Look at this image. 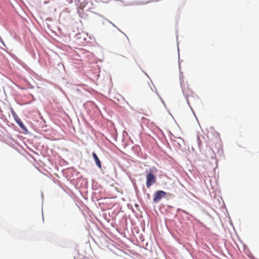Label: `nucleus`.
Wrapping results in <instances>:
<instances>
[{
    "label": "nucleus",
    "instance_id": "nucleus-4",
    "mask_svg": "<svg viewBox=\"0 0 259 259\" xmlns=\"http://www.w3.org/2000/svg\"><path fill=\"white\" fill-rule=\"evenodd\" d=\"M11 113H12V115L13 117H14L15 121H16L17 120H18V119H20V118L17 115L16 112L12 109H11Z\"/></svg>",
    "mask_w": 259,
    "mask_h": 259
},
{
    "label": "nucleus",
    "instance_id": "nucleus-7",
    "mask_svg": "<svg viewBox=\"0 0 259 259\" xmlns=\"http://www.w3.org/2000/svg\"><path fill=\"white\" fill-rule=\"evenodd\" d=\"M0 41H1V42H2L4 44L3 40V39H2V38L1 36H0Z\"/></svg>",
    "mask_w": 259,
    "mask_h": 259
},
{
    "label": "nucleus",
    "instance_id": "nucleus-3",
    "mask_svg": "<svg viewBox=\"0 0 259 259\" xmlns=\"http://www.w3.org/2000/svg\"><path fill=\"white\" fill-rule=\"evenodd\" d=\"M92 156L95 160L96 165L98 166V167L99 168H101V167H102L101 163L99 158L98 157L97 154L95 152H93L92 153Z\"/></svg>",
    "mask_w": 259,
    "mask_h": 259
},
{
    "label": "nucleus",
    "instance_id": "nucleus-1",
    "mask_svg": "<svg viewBox=\"0 0 259 259\" xmlns=\"http://www.w3.org/2000/svg\"><path fill=\"white\" fill-rule=\"evenodd\" d=\"M146 186L147 188H150L151 186L156 183V177L151 172H149L146 175Z\"/></svg>",
    "mask_w": 259,
    "mask_h": 259
},
{
    "label": "nucleus",
    "instance_id": "nucleus-5",
    "mask_svg": "<svg viewBox=\"0 0 259 259\" xmlns=\"http://www.w3.org/2000/svg\"><path fill=\"white\" fill-rule=\"evenodd\" d=\"M16 122L19 125V126L22 129L24 130V129H26V127L25 126H24V125L23 124V123H22V122L21 121L20 118L19 119H18V120H17L16 121Z\"/></svg>",
    "mask_w": 259,
    "mask_h": 259
},
{
    "label": "nucleus",
    "instance_id": "nucleus-6",
    "mask_svg": "<svg viewBox=\"0 0 259 259\" xmlns=\"http://www.w3.org/2000/svg\"><path fill=\"white\" fill-rule=\"evenodd\" d=\"M87 3L85 2L83 3H81L80 5H79V8L81 10H83L85 7L86 6Z\"/></svg>",
    "mask_w": 259,
    "mask_h": 259
},
{
    "label": "nucleus",
    "instance_id": "nucleus-2",
    "mask_svg": "<svg viewBox=\"0 0 259 259\" xmlns=\"http://www.w3.org/2000/svg\"><path fill=\"white\" fill-rule=\"evenodd\" d=\"M166 193L162 190L157 191L154 194L153 201L155 203L158 202L160 199L166 196Z\"/></svg>",
    "mask_w": 259,
    "mask_h": 259
}]
</instances>
